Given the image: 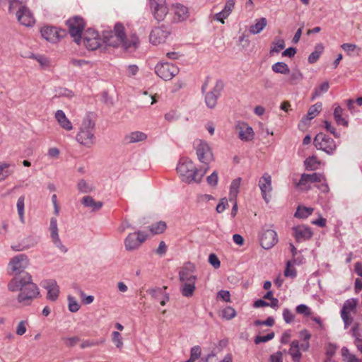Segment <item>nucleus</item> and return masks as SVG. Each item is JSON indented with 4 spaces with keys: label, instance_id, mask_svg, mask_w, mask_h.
Segmentation results:
<instances>
[{
    "label": "nucleus",
    "instance_id": "20e7f679",
    "mask_svg": "<svg viewBox=\"0 0 362 362\" xmlns=\"http://www.w3.org/2000/svg\"><path fill=\"white\" fill-rule=\"evenodd\" d=\"M95 122L89 116L85 117L76 136V141L81 145L90 148L95 143Z\"/></svg>",
    "mask_w": 362,
    "mask_h": 362
},
{
    "label": "nucleus",
    "instance_id": "f3484780",
    "mask_svg": "<svg viewBox=\"0 0 362 362\" xmlns=\"http://www.w3.org/2000/svg\"><path fill=\"white\" fill-rule=\"evenodd\" d=\"M40 33L42 37L46 40L55 43L62 37L65 31L64 30H58L57 28L52 26H44L41 28Z\"/></svg>",
    "mask_w": 362,
    "mask_h": 362
},
{
    "label": "nucleus",
    "instance_id": "0e129e2a",
    "mask_svg": "<svg viewBox=\"0 0 362 362\" xmlns=\"http://www.w3.org/2000/svg\"><path fill=\"white\" fill-rule=\"evenodd\" d=\"M324 124L325 128L327 129V131L332 134L336 138H339L340 136V134L336 132L335 128L331 124L330 122L325 121Z\"/></svg>",
    "mask_w": 362,
    "mask_h": 362
},
{
    "label": "nucleus",
    "instance_id": "ea45409f",
    "mask_svg": "<svg viewBox=\"0 0 362 362\" xmlns=\"http://www.w3.org/2000/svg\"><path fill=\"white\" fill-rule=\"evenodd\" d=\"M313 209L311 207L298 206L296 213L295 217L300 218H305L312 214Z\"/></svg>",
    "mask_w": 362,
    "mask_h": 362
},
{
    "label": "nucleus",
    "instance_id": "bb28decb",
    "mask_svg": "<svg viewBox=\"0 0 362 362\" xmlns=\"http://www.w3.org/2000/svg\"><path fill=\"white\" fill-rule=\"evenodd\" d=\"M290 346L288 354L291 355L292 360L293 362H299L302 357V354L300 351V344L298 341H292Z\"/></svg>",
    "mask_w": 362,
    "mask_h": 362
},
{
    "label": "nucleus",
    "instance_id": "f03ea898",
    "mask_svg": "<svg viewBox=\"0 0 362 362\" xmlns=\"http://www.w3.org/2000/svg\"><path fill=\"white\" fill-rule=\"evenodd\" d=\"M103 42L108 46H122L127 52L134 51L139 45L138 37L133 35L126 38L124 26L121 23H116L113 30L103 32Z\"/></svg>",
    "mask_w": 362,
    "mask_h": 362
},
{
    "label": "nucleus",
    "instance_id": "4468645a",
    "mask_svg": "<svg viewBox=\"0 0 362 362\" xmlns=\"http://www.w3.org/2000/svg\"><path fill=\"white\" fill-rule=\"evenodd\" d=\"M170 34V30L167 26L161 25L155 28L151 32L150 42L155 45L163 43Z\"/></svg>",
    "mask_w": 362,
    "mask_h": 362
},
{
    "label": "nucleus",
    "instance_id": "2eb2a0df",
    "mask_svg": "<svg viewBox=\"0 0 362 362\" xmlns=\"http://www.w3.org/2000/svg\"><path fill=\"white\" fill-rule=\"evenodd\" d=\"M149 4L155 18L159 21L163 20L168 13L166 1L150 0Z\"/></svg>",
    "mask_w": 362,
    "mask_h": 362
},
{
    "label": "nucleus",
    "instance_id": "4c0bfd02",
    "mask_svg": "<svg viewBox=\"0 0 362 362\" xmlns=\"http://www.w3.org/2000/svg\"><path fill=\"white\" fill-rule=\"evenodd\" d=\"M11 166V165L7 163H0V182L4 181L13 173V170L10 169Z\"/></svg>",
    "mask_w": 362,
    "mask_h": 362
},
{
    "label": "nucleus",
    "instance_id": "774afa93",
    "mask_svg": "<svg viewBox=\"0 0 362 362\" xmlns=\"http://www.w3.org/2000/svg\"><path fill=\"white\" fill-rule=\"evenodd\" d=\"M64 341L67 346H74L78 341H79V338L78 337H67L64 338Z\"/></svg>",
    "mask_w": 362,
    "mask_h": 362
},
{
    "label": "nucleus",
    "instance_id": "423d86ee",
    "mask_svg": "<svg viewBox=\"0 0 362 362\" xmlns=\"http://www.w3.org/2000/svg\"><path fill=\"white\" fill-rule=\"evenodd\" d=\"M314 144L317 149H320L329 155H332L337 148V144L331 137L320 133L314 139Z\"/></svg>",
    "mask_w": 362,
    "mask_h": 362
},
{
    "label": "nucleus",
    "instance_id": "de8ad7c7",
    "mask_svg": "<svg viewBox=\"0 0 362 362\" xmlns=\"http://www.w3.org/2000/svg\"><path fill=\"white\" fill-rule=\"evenodd\" d=\"M305 168L308 170H313L317 168L318 162L315 157H309L304 161Z\"/></svg>",
    "mask_w": 362,
    "mask_h": 362
},
{
    "label": "nucleus",
    "instance_id": "5701e85b",
    "mask_svg": "<svg viewBox=\"0 0 362 362\" xmlns=\"http://www.w3.org/2000/svg\"><path fill=\"white\" fill-rule=\"evenodd\" d=\"M172 11L174 13V19L177 22L184 21L189 18L188 8L180 3L173 4Z\"/></svg>",
    "mask_w": 362,
    "mask_h": 362
},
{
    "label": "nucleus",
    "instance_id": "37998d69",
    "mask_svg": "<svg viewBox=\"0 0 362 362\" xmlns=\"http://www.w3.org/2000/svg\"><path fill=\"white\" fill-rule=\"evenodd\" d=\"M341 351L345 362H361V361L357 358L354 354L350 353L349 350L346 347H342Z\"/></svg>",
    "mask_w": 362,
    "mask_h": 362
},
{
    "label": "nucleus",
    "instance_id": "13d9d810",
    "mask_svg": "<svg viewBox=\"0 0 362 362\" xmlns=\"http://www.w3.org/2000/svg\"><path fill=\"white\" fill-rule=\"evenodd\" d=\"M283 318L286 323L289 324L293 322L294 315L289 309L285 308L283 310Z\"/></svg>",
    "mask_w": 362,
    "mask_h": 362
},
{
    "label": "nucleus",
    "instance_id": "1a4fd4ad",
    "mask_svg": "<svg viewBox=\"0 0 362 362\" xmlns=\"http://www.w3.org/2000/svg\"><path fill=\"white\" fill-rule=\"evenodd\" d=\"M69 32L77 44L81 41V33L84 28V21L83 18L76 16L67 21Z\"/></svg>",
    "mask_w": 362,
    "mask_h": 362
},
{
    "label": "nucleus",
    "instance_id": "a211bd4d",
    "mask_svg": "<svg viewBox=\"0 0 362 362\" xmlns=\"http://www.w3.org/2000/svg\"><path fill=\"white\" fill-rule=\"evenodd\" d=\"M41 286L47 291V299L56 301L59 295V286L54 279H45L41 282Z\"/></svg>",
    "mask_w": 362,
    "mask_h": 362
},
{
    "label": "nucleus",
    "instance_id": "ddd939ff",
    "mask_svg": "<svg viewBox=\"0 0 362 362\" xmlns=\"http://www.w3.org/2000/svg\"><path fill=\"white\" fill-rule=\"evenodd\" d=\"M259 241L264 249L269 250L277 243V234L274 230L263 228L259 235Z\"/></svg>",
    "mask_w": 362,
    "mask_h": 362
},
{
    "label": "nucleus",
    "instance_id": "a19ab883",
    "mask_svg": "<svg viewBox=\"0 0 362 362\" xmlns=\"http://www.w3.org/2000/svg\"><path fill=\"white\" fill-rule=\"evenodd\" d=\"M25 197L23 195L21 196L17 201V211L19 216L20 221L22 223H25V217H24V206H25Z\"/></svg>",
    "mask_w": 362,
    "mask_h": 362
},
{
    "label": "nucleus",
    "instance_id": "4d7b16f0",
    "mask_svg": "<svg viewBox=\"0 0 362 362\" xmlns=\"http://www.w3.org/2000/svg\"><path fill=\"white\" fill-rule=\"evenodd\" d=\"M254 325L256 326L266 325L268 327H272L274 325V320L272 317H269L266 320L264 321L257 320L254 322Z\"/></svg>",
    "mask_w": 362,
    "mask_h": 362
},
{
    "label": "nucleus",
    "instance_id": "79ce46f5",
    "mask_svg": "<svg viewBox=\"0 0 362 362\" xmlns=\"http://www.w3.org/2000/svg\"><path fill=\"white\" fill-rule=\"evenodd\" d=\"M303 78V74L298 69L293 70L289 76L288 81L292 84L296 85L300 83Z\"/></svg>",
    "mask_w": 362,
    "mask_h": 362
},
{
    "label": "nucleus",
    "instance_id": "f8f14e48",
    "mask_svg": "<svg viewBox=\"0 0 362 362\" xmlns=\"http://www.w3.org/2000/svg\"><path fill=\"white\" fill-rule=\"evenodd\" d=\"M49 230L50 233L51 240H52L53 245H54V247L58 248L59 250L62 253H64V254L66 253L68 251V249L65 245H64V244L62 243V242L59 238L57 220L54 217H52L50 218Z\"/></svg>",
    "mask_w": 362,
    "mask_h": 362
},
{
    "label": "nucleus",
    "instance_id": "c9c22d12",
    "mask_svg": "<svg viewBox=\"0 0 362 362\" xmlns=\"http://www.w3.org/2000/svg\"><path fill=\"white\" fill-rule=\"evenodd\" d=\"M241 183V178L238 177L237 179H235L232 181L230 187V193L229 197L230 199H235L238 192H239V188Z\"/></svg>",
    "mask_w": 362,
    "mask_h": 362
},
{
    "label": "nucleus",
    "instance_id": "72a5a7b5",
    "mask_svg": "<svg viewBox=\"0 0 362 362\" xmlns=\"http://www.w3.org/2000/svg\"><path fill=\"white\" fill-rule=\"evenodd\" d=\"M324 51V46L322 44L320 43L317 44L315 47V50L309 55L308 57V62L310 64H314L315 63L318 59L320 58V55Z\"/></svg>",
    "mask_w": 362,
    "mask_h": 362
},
{
    "label": "nucleus",
    "instance_id": "f704fd0d",
    "mask_svg": "<svg viewBox=\"0 0 362 362\" xmlns=\"http://www.w3.org/2000/svg\"><path fill=\"white\" fill-rule=\"evenodd\" d=\"M78 190L84 194L90 193L95 189L93 185L87 182L85 180H80L77 183Z\"/></svg>",
    "mask_w": 362,
    "mask_h": 362
},
{
    "label": "nucleus",
    "instance_id": "8fccbe9b",
    "mask_svg": "<svg viewBox=\"0 0 362 362\" xmlns=\"http://www.w3.org/2000/svg\"><path fill=\"white\" fill-rule=\"evenodd\" d=\"M69 310L71 313L77 312L80 308V305L77 300L71 296H68Z\"/></svg>",
    "mask_w": 362,
    "mask_h": 362
},
{
    "label": "nucleus",
    "instance_id": "69168bd1",
    "mask_svg": "<svg viewBox=\"0 0 362 362\" xmlns=\"http://www.w3.org/2000/svg\"><path fill=\"white\" fill-rule=\"evenodd\" d=\"M80 296L81 300L86 305L90 304L94 300V297L93 296H86L82 291H80Z\"/></svg>",
    "mask_w": 362,
    "mask_h": 362
},
{
    "label": "nucleus",
    "instance_id": "c85d7f7f",
    "mask_svg": "<svg viewBox=\"0 0 362 362\" xmlns=\"http://www.w3.org/2000/svg\"><path fill=\"white\" fill-rule=\"evenodd\" d=\"M180 291L183 296L191 297L195 291V281L181 282Z\"/></svg>",
    "mask_w": 362,
    "mask_h": 362
},
{
    "label": "nucleus",
    "instance_id": "7ed1b4c3",
    "mask_svg": "<svg viewBox=\"0 0 362 362\" xmlns=\"http://www.w3.org/2000/svg\"><path fill=\"white\" fill-rule=\"evenodd\" d=\"M207 168L203 171L197 169L193 162L187 158H181L177 165V171L180 179L188 184L200 182Z\"/></svg>",
    "mask_w": 362,
    "mask_h": 362
},
{
    "label": "nucleus",
    "instance_id": "0eeeda50",
    "mask_svg": "<svg viewBox=\"0 0 362 362\" xmlns=\"http://www.w3.org/2000/svg\"><path fill=\"white\" fill-rule=\"evenodd\" d=\"M146 238V234L142 231L129 233L124 241L125 250L129 252L138 250L145 242Z\"/></svg>",
    "mask_w": 362,
    "mask_h": 362
},
{
    "label": "nucleus",
    "instance_id": "aec40b11",
    "mask_svg": "<svg viewBox=\"0 0 362 362\" xmlns=\"http://www.w3.org/2000/svg\"><path fill=\"white\" fill-rule=\"evenodd\" d=\"M195 267L191 262L185 263L179 272V279L181 282L196 281L197 277L194 274Z\"/></svg>",
    "mask_w": 362,
    "mask_h": 362
},
{
    "label": "nucleus",
    "instance_id": "58836bf2",
    "mask_svg": "<svg viewBox=\"0 0 362 362\" xmlns=\"http://www.w3.org/2000/svg\"><path fill=\"white\" fill-rule=\"evenodd\" d=\"M322 108V103H317L315 105H312L306 115L305 119L306 120H311L313 118H315L320 112Z\"/></svg>",
    "mask_w": 362,
    "mask_h": 362
},
{
    "label": "nucleus",
    "instance_id": "c756f323",
    "mask_svg": "<svg viewBox=\"0 0 362 362\" xmlns=\"http://www.w3.org/2000/svg\"><path fill=\"white\" fill-rule=\"evenodd\" d=\"M267 21L265 18L257 19L255 23L250 28V33L256 35L262 32L267 26Z\"/></svg>",
    "mask_w": 362,
    "mask_h": 362
},
{
    "label": "nucleus",
    "instance_id": "39448f33",
    "mask_svg": "<svg viewBox=\"0 0 362 362\" xmlns=\"http://www.w3.org/2000/svg\"><path fill=\"white\" fill-rule=\"evenodd\" d=\"M194 147L198 159L204 164H209L214 160V156L209 144L202 139H197L194 141Z\"/></svg>",
    "mask_w": 362,
    "mask_h": 362
},
{
    "label": "nucleus",
    "instance_id": "864d4df0",
    "mask_svg": "<svg viewBox=\"0 0 362 362\" xmlns=\"http://www.w3.org/2000/svg\"><path fill=\"white\" fill-rule=\"evenodd\" d=\"M112 340L117 348L121 349L123 346L122 338L119 332L114 331L112 333Z\"/></svg>",
    "mask_w": 362,
    "mask_h": 362
},
{
    "label": "nucleus",
    "instance_id": "680f3d73",
    "mask_svg": "<svg viewBox=\"0 0 362 362\" xmlns=\"http://www.w3.org/2000/svg\"><path fill=\"white\" fill-rule=\"evenodd\" d=\"M201 348L199 346H195L191 349L190 359L193 361L199 358L201 356Z\"/></svg>",
    "mask_w": 362,
    "mask_h": 362
},
{
    "label": "nucleus",
    "instance_id": "a18cd8bd",
    "mask_svg": "<svg viewBox=\"0 0 362 362\" xmlns=\"http://www.w3.org/2000/svg\"><path fill=\"white\" fill-rule=\"evenodd\" d=\"M273 46L270 49V53H279L285 47V42L283 39H276L272 42Z\"/></svg>",
    "mask_w": 362,
    "mask_h": 362
},
{
    "label": "nucleus",
    "instance_id": "a878e982",
    "mask_svg": "<svg viewBox=\"0 0 362 362\" xmlns=\"http://www.w3.org/2000/svg\"><path fill=\"white\" fill-rule=\"evenodd\" d=\"M81 203L85 207L91 209L92 211H98L103 205L102 202H96L90 196L83 197L81 200Z\"/></svg>",
    "mask_w": 362,
    "mask_h": 362
},
{
    "label": "nucleus",
    "instance_id": "e2e57ef3",
    "mask_svg": "<svg viewBox=\"0 0 362 362\" xmlns=\"http://www.w3.org/2000/svg\"><path fill=\"white\" fill-rule=\"evenodd\" d=\"M209 262L215 268L218 269L221 266V262L215 254H210L209 256Z\"/></svg>",
    "mask_w": 362,
    "mask_h": 362
},
{
    "label": "nucleus",
    "instance_id": "9b49d317",
    "mask_svg": "<svg viewBox=\"0 0 362 362\" xmlns=\"http://www.w3.org/2000/svg\"><path fill=\"white\" fill-rule=\"evenodd\" d=\"M155 71L160 78L168 81L179 73V69L173 64L160 63L156 66Z\"/></svg>",
    "mask_w": 362,
    "mask_h": 362
},
{
    "label": "nucleus",
    "instance_id": "6e6d98bb",
    "mask_svg": "<svg viewBox=\"0 0 362 362\" xmlns=\"http://www.w3.org/2000/svg\"><path fill=\"white\" fill-rule=\"evenodd\" d=\"M33 57L40 64L43 68L49 66V60L43 55H33Z\"/></svg>",
    "mask_w": 362,
    "mask_h": 362
},
{
    "label": "nucleus",
    "instance_id": "603ef678",
    "mask_svg": "<svg viewBox=\"0 0 362 362\" xmlns=\"http://www.w3.org/2000/svg\"><path fill=\"white\" fill-rule=\"evenodd\" d=\"M274 337V332H271L270 333L267 334L265 336H257L255 338L254 341L256 344H259L260 343H265L268 341H270V340L273 339Z\"/></svg>",
    "mask_w": 362,
    "mask_h": 362
},
{
    "label": "nucleus",
    "instance_id": "5fc2aeb1",
    "mask_svg": "<svg viewBox=\"0 0 362 362\" xmlns=\"http://www.w3.org/2000/svg\"><path fill=\"white\" fill-rule=\"evenodd\" d=\"M222 316L226 320H231L236 316V311L233 308L228 306L223 310Z\"/></svg>",
    "mask_w": 362,
    "mask_h": 362
},
{
    "label": "nucleus",
    "instance_id": "49530a36",
    "mask_svg": "<svg viewBox=\"0 0 362 362\" xmlns=\"http://www.w3.org/2000/svg\"><path fill=\"white\" fill-rule=\"evenodd\" d=\"M329 88V84L327 81L322 83L318 88H315L313 92V99L321 95L322 93H326Z\"/></svg>",
    "mask_w": 362,
    "mask_h": 362
},
{
    "label": "nucleus",
    "instance_id": "dca6fc26",
    "mask_svg": "<svg viewBox=\"0 0 362 362\" xmlns=\"http://www.w3.org/2000/svg\"><path fill=\"white\" fill-rule=\"evenodd\" d=\"M238 138L245 142L251 141L255 136L253 129L246 122L238 121L235 124Z\"/></svg>",
    "mask_w": 362,
    "mask_h": 362
},
{
    "label": "nucleus",
    "instance_id": "7c9ffc66",
    "mask_svg": "<svg viewBox=\"0 0 362 362\" xmlns=\"http://www.w3.org/2000/svg\"><path fill=\"white\" fill-rule=\"evenodd\" d=\"M83 43L88 49L95 50L101 46L102 40L100 38L83 37Z\"/></svg>",
    "mask_w": 362,
    "mask_h": 362
},
{
    "label": "nucleus",
    "instance_id": "c03bdc74",
    "mask_svg": "<svg viewBox=\"0 0 362 362\" xmlns=\"http://www.w3.org/2000/svg\"><path fill=\"white\" fill-rule=\"evenodd\" d=\"M166 228V224L163 221H159L154 224H152L149 230L153 234H160L162 233Z\"/></svg>",
    "mask_w": 362,
    "mask_h": 362
},
{
    "label": "nucleus",
    "instance_id": "f257e3e1",
    "mask_svg": "<svg viewBox=\"0 0 362 362\" xmlns=\"http://www.w3.org/2000/svg\"><path fill=\"white\" fill-rule=\"evenodd\" d=\"M30 259L25 254L15 255L8 264V274L14 276L7 284L10 292H18L17 302L23 307L30 305L40 297L38 286L33 282L32 275L24 271L28 267Z\"/></svg>",
    "mask_w": 362,
    "mask_h": 362
},
{
    "label": "nucleus",
    "instance_id": "338daca9",
    "mask_svg": "<svg viewBox=\"0 0 362 362\" xmlns=\"http://www.w3.org/2000/svg\"><path fill=\"white\" fill-rule=\"evenodd\" d=\"M282 352L281 351H276V353L272 354L269 358L270 362H283L282 358Z\"/></svg>",
    "mask_w": 362,
    "mask_h": 362
},
{
    "label": "nucleus",
    "instance_id": "b1692460",
    "mask_svg": "<svg viewBox=\"0 0 362 362\" xmlns=\"http://www.w3.org/2000/svg\"><path fill=\"white\" fill-rule=\"evenodd\" d=\"M325 177L322 174L313 173L312 174H303L299 181V185H303L308 182H321L325 181Z\"/></svg>",
    "mask_w": 362,
    "mask_h": 362
},
{
    "label": "nucleus",
    "instance_id": "4be33fe9",
    "mask_svg": "<svg viewBox=\"0 0 362 362\" xmlns=\"http://www.w3.org/2000/svg\"><path fill=\"white\" fill-rule=\"evenodd\" d=\"M259 187L261 190L262 198L267 202H269L267 194L272 190V177L268 173H264L259 181Z\"/></svg>",
    "mask_w": 362,
    "mask_h": 362
},
{
    "label": "nucleus",
    "instance_id": "473e14b6",
    "mask_svg": "<svg viewBox=\"0 0 362 362\" xmlns=\"http://www.w3.org/2000/svg\"><path fill=\"white\" fill-rule=\"evenodd\" d=\"M343 109L337 105L334 110V117L337 124L348 127V121L342 117Z\"/></svg>",
    "mask_w": 362,
    "mask_h": 362
},
{
    "label": "nucleus",
    "instance_id": "052dcab7",
    "mask_svg": "<svg viewBox=\"0 0 362 362\" xmlns=\"http://www.w3.org/2000/svg\"><path fill=\"white\" fill-rule=\"evenodd\" d=\"M284 276L291 278H294L296 276V271L294 268L291 267V262L289 261L286 264Z\"/></svg>",
    "mask_w": 362,
    "mask_h": 362
},
{
    "label": "nucleus",
    "instance_id": "6ab92c4d",
    "mask_svg": "<svg viewBox=\"0 0 362 362\" xmlns=\"http://www.w3.org/2000/svg\"><path fill=\"white\" fill-rule=\"evenodd\" d=\"M223 88V83L221 81H217L212 90L207 93L205 95V103L208 107H215L217 100L220 96L221 92Z\"/></svg>",
    "mask_w": 362,
    "mask_h": 362
},
{
    "label": "nucleus",
    "instance_id": "6e6552de",
    "mask_svg": "<svg viewBox=\"0 0 362 362\" xmlns=\"http://www.w3.org/2000/svg\"><path fill=\"white\" fill-rule=\"evenodd\" d=\"M358 302V301L356 298H352L346 300L344 303L341 310V317L344 323L345 329H347L353 322V317H351V313H356Z\"/></svg>",
    "mask_w": 362,
    "mask_h": 362
},
{
    "label": "nucleus",
    "instance_id": "bf43d9fd",
    "mask_svg": "<svg viewBox=\"0 0 362 362\" xmlns=\"http://www.w3.org/2000/svg\"><path fill=\"white\" fill-rule=\"evenodd\" d=\"M218 177L216 171L213 172L209 176L207 177V183L212 187L217 185Z\"/></svg>",
    "mask_w": 362,
    "mask_h": 362
},
{
    "label": "nucleus",
    "instance_id": "e433bc0d",
    "mask_svg": "<svg viewBox=\"0 0 362 362\" xmlns=\"http://www.w3.org/2000/svg\"><path fill=\"white\" fill-rule=\"evenodd\" d=\"M272 69L274 73L276 74H288L290 73V69L288 65L286 63L281 62L274 64L272 66Z\"/></svg>",
    "mask_w": 362,
    "mask_h": 362
},
{
    "label": "nucleus",
    "instance_id": "cd10ccee",
    "mask_svg": "<svg viewBox=\"0 0 362 362\" xmlns=\"http://www.w3.org/2000/svg\"><path fill=\"white\" fill-rule=\"evenodd\" d=\"M147 139V135L139 131L132 132L129 134L126 135L125 141L128 144L137 143L140 141H144Z\"/></svg>",
    "mask_w": 362,
    "mask_h": 362
},
{
    "label": "nucleus",
    "instance_id": "3c124183",
    "mask_svg": "<svg viewBox=\"0 0 362 362\" xmlns=\"http://www.w3.org/2000/svg\"><path fill=\"white\" fill-rule=\"evenodd\" d=\"M296 311L298 314L303 315L306 317L310 316L312 314L310 308L305 304L298 305L296 308Z\"/></svg>",
    "mask_w": 362,
    "mask_h": 362
},
{
    "label": "nucleus",
    "instance_id": "9d476101",
    "mask_svg": "<svg viewBox=\"0 0 362 362\" xmlns=\"http://www.w3.org/2000/svg\"><path fill=\"white\" fill-rule=\"evenodd\" d=\"M21 4H18L16 7L19 5V8L16 13V16L18 21L24 26L32 27L35 23V19L33 16V13L30 9L24 5H22L23 2L20 1Z\"/></svg>",
    "mask_w": 362,
    "mask_h": 362
},
{
    "label": "nucleus",
    "instance_id": "393cba45",
    "mask_svg": "<svg viewBox=\"0 0 362 362\" xmlns=\"http://www.w3.org/2000/svg\"><path fill=\"white\" fill-rule=\"evenodd\" d=\"M55 118L62 128L66 131H71L73 125L70 120L66 117L65 113L59 110L55 113Z\"/></svg>",
    "mask_w": 362,
    "mask_h": 362
},
{
    "label": "nucleus",
    "instance_id": "412c9836",
    "mask_svg": "<svg viewBox=\"0 0 362 362\" xmlns=\"http://www.w3.org/2000/svg\"><path fill=\"white\" fill-rule=\"evenodd\" d=\"M293 236L297 242H303L309 240L312 235L313 232L311 229L305 225H300L293 228Z\"/></svg>",
    "mask_w": 362,
    "mask_h": 362
},
{
    "label": "nucleus",
    "instance_id": "2f4dec72",
    "mask_svg": "<svg viewBox=\"0 0 362 362\" xmlns=\"http://www.w3.org/2000/svg\"><path fill=\"white\" fill-rule=\"evenodd\" d=\"M341 47L349 56H352L353 54L359 55L361 52V48L358 47L356 44L344 43L341 45Z\"/></svg>",
    "mask_w": 362,
    "mask_h": 362
},
{
    "label": "nucleus",
    "instance_id": "09e8293b",
    "mask_svg": "<svg viewBox=\"0 0 362 362\" xmlns=\"http://www.w3.org/2000/svg\"><path fill=\"white\" fill-rule=\"evenodd\" d=\"M28 326V322L27 320L20 321L16 326V334L19 335V336L23 335L27 331Z\"/></svg>",
    "mask_w": 362,
    "mask_h": 362
}]
</instances>
